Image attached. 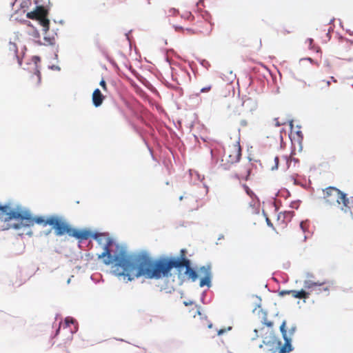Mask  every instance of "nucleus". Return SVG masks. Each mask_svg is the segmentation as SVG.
<instances>
[{"instance_id": "17", "label": "nucleus", "mask_w": 353, "mask_h": 353, "mask_svg": "<svg viewBox=\"0 0 353 353\" xmlns=\"http://www.w3.org/2000/svg\"><path fill=\"white\" fill-rule=\"evenodd\" d=\"M243 188L244 190L246 192V193H247L249 196H252V195L253 194V192H252V190L249 188V187H248V185H243Z\"/></svg>"}, {"instance_id": "19", "label": "nucleus", "mask_w": 353, "mask_h": 353, "mask_svg": "<svg viewBox=\"0 0 353 353\" xmlns=\"http://www.w3.org/2000/svg\"><path fill=\"white\" fill-rule=\"evenodd\" d=\"M30 34H31L32 35V37L35 39H38L39 37V33L35 29H33L32 31Z\"/></svg>"}, {"instance_id": "1", "label": "nucleus", "mask_w": 353, "mask_h": 353, "mask_svg": "<svg viewBox=\"0 0 353 353\" xmlns=\"http://www.w3.org/2000/svg\"><path fill=\"white\" fill-rule=\"evenodd\" d=\"M185 268V274L189 279L195 281L197 272L190 266L189 259L178 260L176 258L154 259L146 254L135 255V261L128 281L143 276L148 279H160L168 277L173 268Z\"/></svg>"}, {"instance_id": "3", "label": "nucleus", "mask_w": 353, "mask_h": 353, "mask_svg": "<svg viewBox=\"0 0 353 353\" xmlns=\"http://www.w3.org/2000/svg\"><path fill=\"white\" fill-rule=\"evenodd\" d=\"M12 219L19 222L14 224L13 228L15 229L33 226L35 223L43 227L49 225L52 226L54 230V234L58 236H63L65 234L69 235L72 228L63 218L57 215H52L46 218L43 216L34 217L28 210H12L8 205H0V222L6 223Z\"/></svg>"}, {"instance_id": "36", "label": "nucleus", "mask_w": 353, "mask_h": 353, "mask_svg": "<svg viewBox=\"0 0 353 353\" xmlns=\"http://www.w3.org/2000/svg\"><path fill=\"white\" fill-rule=\"evenodd\" d=\"M240 94V89H238V95Z\"/></svg>"}, {"instance_id": "28", "label": "nucleus", "mask_w": 353, "mask_h": 353, "mask_svg": "<svg viewBox=\"0 0 353 353\" xmlns=\"http://www.w3.org/2000/svg\"><path fill=\"white\" fill-rule=\"evenodd\" d=\"M226 332L225 329H221L218 331V335H221Z\"/></svg>"}, {"instance_id": "11", "label": "nucleus", "mask_w": 353, "mask_h": 353, "mask_svg": "<svg viewBox=\"0 0 353 353\" xmlns=\"http://www.w3.org/2000/svg\"><path fill=\"white\" fill-rule=\"evenodd\" d=\"M325 282H313L312 281H305L304 283V287L307 289H312V290H315L317 287L324 286Z\"/></svg>"}, {"instance_id": "32", "label": "nucleus", "mask_w": 353, "mask_h": 353, "mask_svg": "<svg viewBox=\"0 0 353 353\" xmlns=\"http://www.w3.org/2000/svg\"><path fill=\"white\" fill-rule=\"evenodd\" d=\"M303 225H304V223L303 222H301V224H300V226L302 229H303Z\"/></svg>"}, {"instance_id": "30", "label": "nucleus", "mask_w": 353, "mask_h": 353, "mask_svg": "<svg viewBox=\"0 0 353 353\" xmlns=\"http://www.w3.org/2000/svg\"><path fill=\"white\" fill-rule=\"evenodd\" d=\"M292 159H290V158L286 157V162H287V164L290 163H291V161H292Z\"/></svg>"}, {"instance_id": "26", "label": "nucleus", "mask_w": 353, "mask_h": 353, "mask_svg": "<svg viewBox=\"0 0 353 353\" xmlns=\"http://www.w3.org/2000/svg\"><path fill=\"white\" fill-rule=\"evenodd\" d=\"M137 92L140 96H143L144 94L143 90L141 89L137 90Z\"/></svg>"}, {"instance_id": "25", "label": "nucleus", "mask_w": 353, "mask_h": 353, "mask_svg": "<svg viewBox=\"0 0 353 353\" xmlns=\"http://www.w3.org/2000/svg\"><path fill=\"white\" fill-rule=\"evenodd\" d=\"M296 291L297 290H290L289 293H290V294L294 297V298H296Z\"/></svg>"}, {"instance_id": "4", "label": "nucleus", "mask_w": 353, "mask_h": 353, "mask_svg": "<svg viewBox=\"0 0 353 353\" xmlns=\"http://www.w3.org/2000/svg\"><path fill=\"white\" fill-rule=\"evenodd\" d=\"M323 199L330 206L338 204L341 212L352 216L353 197H347V194L339 189L332 186L323 189Z\"/></svg>"}, {"instance_id": "5", "label": "nucleus", "mask_w": 353, "mask_h": 353, "mask_svg": "<svg viewBox=\"0 0 353 353\" xmlns=\"http://www.w3.org/2000/svg\"><path fill=\"white\" fill-rule=\"evenodd\" d=\"M27 17L36 19L37 23L42 26L44 33V45H53L55 43L56 34L48 32L49 20L46 19V10L41 6H37L36 9L27 13Z\"/></svg>"}, {"instance_id": "29", "label": "nucleus", "mask_w": 353, "mask_h": 353, "mask_svg": "<svg viewBox=\"0 0 353 353\" xmlns=\"http://www.w3.org/2000/svg\"><path fill=\"white\" fill-rule=\"evenodd\" d=\"M266 221L268 225L272 227V223L270 222V219L268 218L266 219Z\"/></svg>"}, {"instance_id": "6", "label": "nucleus", "mask_w": 353, "mask_h": 353, "mask_svg": "<svg viewBox=\"0 0 353 353\" xmlns=\"http://www.w3.org/2000/svg\"><path fill=\"white\" fill-rule=\"evenodd\" d=\"M241 156V148L239 143L230 145L224 152L221 160V166L225 170H228L230 166L237 163Z\"/></svg>"}, {"instance_id": "23", "label": "nucleus", "mask_w": 353, "mask_h": 353, "mask_svg": "<svg viewBox=\"0 0 353 353\" xmlns=\"http://www.w3.org/2000/svg\"><path fill=\"white\" fill-rule=\"evenodd\" d=\"M290 290H282L279 292V295L281 296H285L286 294H290V293H289Z\"/></svg>"}, {"instance_id": "15", "label": "nucleus", "mask_w": 353, "mask_h": 353, "mask_svg": "<svg viewBox=\"0 0 353 353\" xmlns=\"http://www.w3.org/2000/svg\"><path fill=\"white\" fill-rule=\"evenodd\" d=\"M75 323V320L72 317H66L65 319V323L67 325H69L70 324H73Z\"/></svg>"}, {"instance_id": "20", "label": "nucleus", "mask_w": 353, "mask_h": 353, "mask_svg": "<svg viewBox=\"0 0 353 353\" xmlns=\"http://www.w3.org/2000/svg\"><path fill=\"white\" fill-rule=\"evenodd\" d=\"M143 86L148 88H153L152 85L150 84V83L148 81L144 79L143 81Z\"/></svg>"}, {"instance_id": "31", "label": "nucleus", "mask_w": 353, "mask_h": 353, "mask_svg": "<svg viewBox=\"0 0 353 353\" xmlns=\"http://www.w3.org/2000/svg\"><path fill=\"white\" fill-rule=\"evenodd\" d=\"M192 303V302H186L185 301L184 302V304L187 306V305H191Z\"/></svg>"}, {"instance_id": "24", "label": "nucleus", "mask_w": 353, "mask_h": 353, "mask_svg": "<svg viewBox=\"0 0 353 353\" xmlns=\"http://www.w3.org/2000/svg\"><path fill=\"white\" fill-rule=\"evenodd\" d=\"M275 121H276V126H281L282 125H284L285 123V122H283V123H280L279 121H278V119H275Z\"/></svg>"}, {"instance_id": "16", "label": "nucleus", "mask_w": 353, "mask_h": 353, "mask_svg": "<svg viewBox=\"0 0 353 353\" xmlns=\"http://www.w3.org/2000/svg\"><path fill=\"white\" fill-rule=\"evenodd\" d=\"M274 161V165L272 166V168H271V169L272 170H276L278 168L279 161V157H275Z\"/></svg>"}, {"instance_id": "2", "label": "nucleus", "mask_w": 353, "mask_h": 353, "mask_svg": "<svg viewBox=\"0 0 353 353\" xmlns=\"http://www.w3.org/2000/svg\"><path fill=\"white\" fill-rule=\"evenodd\" d=\"M69 236L82 241L90 238L94 239L101 245L103 251L98 254V259H103L105 265L114 263L113 272L117 276H123L129 279L135 261V255H129L126 251L120 249L112 253V247L114 245L112 239L103 234H94L88 229L78 230L71 228Z\"/></svg>"}, {"instance_id": "27", "label": "nucleus", "mask_w": 353, "mask_h": 353, "mask_svg": "<svg viewBox=\"0 0 353 353\" xmlns=\"http://www.w3.org/2000/svg\"><path fill=\"white\" fill-rule=\"evenodd\" d=\"M100 85L105 88V82L103 79H101L99 83Z\"/></svg>"}, {"instance_id": "10", "label": "nucleus", "mask_w": 353, "mask_h": 353, "mask_svg": "<svg viewBox=\"0 0 353 353\" xmlns=\"http://www.w3.org/2000/svg\"><path fill=\"white\" fill-rule=\"evenodd\" d=\"M104 99L105 96L101 92L100 90H94L92 94V101L96 107L101 105Z\"/></svg>"}, {"instance_id": "22", "label": "nucleus", "mask_w": 353, "mask_h": 353, "mask_svg": "<svg viewBox=\"0 0 353 353\" xmlns=\"http://www.w3.org/2000/svg\"><path fill=\"white\" fill-rule=\"evenodd\" d=\"M263 323L269 327H272L273 326V323L267 320H265Z\"/></svg>"}, {"instance_id": "7", "label": "nucleus", "mask_w": 353, "mask_h": 353, "mask_svg": "<svg viewBox=\"0 0 353 353\" xmlns=\"http://www.w3.org/2000/svg\"><path fill=\"white\" fill-rule=\"evenodd\" d=\"M285 325L286 322L284 321L280 326V331L285 341L283 346L280 347L281 342L279 341L274 340L272 341V343L275 344V347L270 350L271 353H276L278 350H279V353H290L291 351H292L293 348L291 345L292 340L287 335Z\"/></svg>"}, {"instance_id": "13", "label": "nucleus", "mask_w": 353, "mask_h": 353, "mask_svg": "<svg viewBox=\"0 0 353 353\" xmlns=\"http://www.w3.org/2000/svg\"><path fill=\"white\" fill-rule=\"evenodd\" d=\"M32 61L34 64V69H35L36 73H37L36 77L38 80H39L40 78L39 76V70L38 68V63L40 62V58L39 57L34 56L32 57Z\"/></svg>"}, {"instance_id": "21", "label": "nucleus", "mask_w": 353, "mask_h": 353, "mask_svg": "<svg viewBox=\"0 0 353 353\" xmlns=\"http://www.w3.org/2000/svg\"><path fill=\"white\" fill-rule=\"evenodd\" d=\"M9 46H10V47H9L10 50H13L16 53L17 52V47H16L15 43L10 42Z\"/></svg>"}, {"instance_id": "14", "label": "nucleus", "mask_w": 353, "mask_h": 353, "mask_svg": "<svg viewBox=\"0 0 353 353\" xmlns=\"http://www.w3.org/2000/svg\"><path fill=\"white\" fill-rule=\"evenodd\" d=\"M310 296V293L305 291L304 290H301L299 291H296V299H308Z\"/></svg>"}, {"instance_id": "12", "label": "nucleus", "mask_w": 353, "mask_h": 353, "mask_svg": "<svg viewBox=\"0 0 353 353\" xmlns=\"http://www.w3.org/2000/svg\"><path fill=\"white\" fill-rule=\"evenodd\" d=\"M331 287L332 283H330L329 282H325L324 286L317 287L314 291L316 292L317 293L325 292L327 293V294H328Z\"/></svg>"}, {"instance_id": "35", "label": "nucleus", "mask_w": 353, "mask_h": 353, "mask_svg": "<svg viewBox=\"0 0 353 353\" xmlns=\"http://www.w3.org/2000/svg\"><path fill=\"white\" fill-rule=\"evenodd\" d=\"M327 85H330V81H327Z\"/></svg>"}, {"instance_id": "33", "label": "nucleus", "mask_w": 353, "mask_h": 353, "mask_svg": "<svg viewBox=\"0 0 353 353\" xmlns=\"http://www.w3.org/2000/svg\"><path fill=\"white\" fill-rule=\"evenodd\" d=\"M294 328H293L290 330V334H292L294 333Z\"/></svg>"}, {"instance_id": "18", "label": "nucleus", "mask_w": 353, "mask_h": 353, "mask_svg": "<svg viewBox=\"0 0 353 353\" xmlns=\"http://www.w3.org/2000/svg\"><path fill=\"white\" fill-rule=\"evenodd\" d=\"M185 254H186V251L185 250H181V254H180V259H178L176 258L178 260H183V259H187L185 258Z\"/></svg>"}, {"instance_id": "8", "label": "nucleus", "mask_w": 353, "mask_h": 353, "mask_svg": "<svg viewBox=\"0 0 353 353\" xmlns=\"http://www.w3.org/2000/svg\"><path fill=\"white\" fill-rule=\"evenodd\" d=\"M199 272L201 275L203 276V278H202L200 281V286L203 287L205 285L210 286L211 283V277H212V273H211V266L204 265L199 268Z\"/></svg>"}, {"instance_id": "34", "label": "nucleus", "mask_w": 353, "mask_h": 353, "mask_svg": "<svg viewBox=\"0 0 353 353\" xmlns=\"http://www.w3.org/2000/svg\"><path fill=\"white\" fill-rule=\"evenodd\" d=\"M51 68H52V69H57V68H58V67H57V66H52V67H51Z\"/></svg>"}, {"instance_id": "9", "label": "nucleus", "mask_w": 353, "mask_h": 353, "mask_svg": "<svg viewBox=\"0 0 353 353\" xmlns=\"http://www.w3.org/2000/svg\"><path fill=\"white\" fill-rule=\"evenodd\" d=\"M252 163L250 161H247L243 165H241L236 170V175L238 178L248 180L252 170Z\"/></svg>"}, {"instance_id": "37", "label": "nucleus", "mask_w": 353, "mask_h": 353, "mask_svg": "<svg viewBox=\"0 0 353 353\" xmlns=\"http://www.w3.org/2000/svg\"><path fill=\"white\" fill-rule=\"evenodd\" d=\"M207 90H204V89H202L201 91L202 92H204V91H206Z\"/></svg>"}]
</instances>
